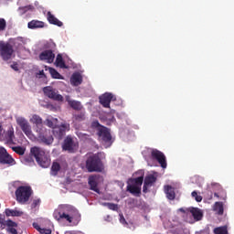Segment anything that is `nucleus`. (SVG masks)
<instances>
[{"label":"nucleus","mask_w":234,"mask_h":234,"mask_svg":"<svg viewBox=\"0 0 234 234\" xmlns=\"http://www.w3.org/2000/svg\"><path fill=\"white\" fill-rule=\"evenodd\" d=\"M54 58H56V55H54V53L50 49L44 50L39 55V59H41V61H46L47 63H53Z\"/></svg>","instance_id":"19"},{"label":"nucleus","mask_w":234,"mask_h":234,"mask_svg":"<svg viewBox=\"0 0 234 234\" xmlns=\"http://www.w3.org/2000/svg\"><path fill=\"white\" fill-rule=\"evenodd\" d=\"M51 171H52V175H56L58 173V171H59V164L53 163Z\"/></svg>","instance_id":"38"},{"label":"nucleus","mask_w":234,"mask_h":234,"mask_svg":"<svg viewBox=\"0 0 234 234\" xmlns=\"http://www.w3.org/2000/svg\"><path fill=\"white\" fill-rule=\"evenodd\" d=\"M119 217L121 224H127V222L125 221V218L123 217L122 214H120Z\"/></svg>","instance_id":"41"},{"label":"nucleus","mask_w":234,"mask_h":234,"mask_svg":"<svg viewBox=\"0 0 234 234\" xmlns=\"http://www.w3.org/2000/svg\"><path fill=\"white\" fill-rule=\"evenodd\" d=\"M6 29V20L0 18V32H4Z\"/></svg>","instance_id":"37"},{"label":"nucleus","mask_w":234,"mask_h":234,"mask_svg":"<svg viewBox=\"0 0 234 234\" xmlns=\"http://www.w3.org/2000/svg\"><path fill=\"white\" fill-rule=\"evenodd\" d=\"M33 228H35V229H37L40 234H52V230L50 229H45L38 223H33Z\"/></svg>","instance_id":"27"},{"label":"nucleus","mask_w":234,"mask_h":234,"mask_svg":"<svg viewBox=\"0 0 234 234\" xmlns=\"http://www.w3.org/2000/svg\"><path fill=\"white\" fill-rule=\"evenodd\" d=\"M18 204H27L32 197V188L27 186H18L15 192Z\"/></svg>","instance_id":"8"},{"label":"nucleus","mask_w":234,"mask_h":234,"mask_svg":"<svg viewBox=\"0 0 234 234\" xmlns=\"http://www.w3.org/2000/svg\"><path fill=\"white\" fill-rule=\"evenodd\" d=\"M1 111H3V108L0 107V112H1Z\"/></svg>","instance_id":"48"},{"label":"nucleus","mask_w":234,"mask_h":234,"mask_svg":"<svg viewBox=\"0 0 234 234\" xmlns=\"http://www.w3.org/2000/svg\"><path fill=\"white\" fill-rule=\"evenodd\" d=\"M102 206H105L108 209H112V211L118 210V205L114 203H102Z\"/></svg>","instance_id":"34"},{"label":"nucleus","mask_w":234,"mask_h":234,"mask_svg":"<svg viewBox=\"0 0 234 234\" xmlns=\"http://www.w3.org/2000/svg\"><path fill=\"white\" fill-rule=\"evenodd\" d=\"M5 140L7 142H14V128L9 129L5 133Z\"/></svg>","instance_id":"32"},{"label":"nucleus","mask_w":234,"mask_h":234,"mask_svg":"<svg viewBox=\"0 0 234 234\" xmlns=\"http://www.w3.org/2000/svg\"><path fill=\"white\" fill-rule=\"evenodd\" d=\"M43 92L45 96H48V98H49L50 100H54L55 101H58L61 103L64 101V98L61 94H59V91L50 86L45 87L43 89Z\"/></svg>","instance_id":"12"},{"label":"nucleus","mask_w":234,"mask_h":234,"mask_svg":"<svg viewBox=\"0 0 234 234\" xmlns=\"http://www.w3.org/2000/svg\"><path fill=\"white\" fill-rule=\"evenodd\" d=\"M214 233L215 234H228V227H218L214 229Z\"/></svg>","instance_id":"33"},{"label":"nucleus","mask_w":234,"mask_h":234,"mask_svg":"<svg viewBox=\"0 0 234 234\" xmlns=\"http://www.w3.org/2000/svg\"><path fill=\"white\" fill-rule=\"evenodd\" d=\"M11 69H13V70H16V72H18V70H19V64L14 62L13 64H11Z\"/></svg>","instance_id":"40"},{"label":"nucleus","mask_w":234,"mask_h":234,"mask_svg":"<svg viewBox=\"0 0 234 234\" xmlns=\"http://www.w3.org/2000/svg\"><path fill=\"white\" fill-rule=\"evenodd\" d=\"M65 234H83V232H76V231H72V230H68L65 232Z\"/></svg>","instance_id":"43"},{"label":"nucleus","mask_w":234,"mask_h":234,"mask_svg":"<svg viewBox=\"0 0 234 234\" xmlns=\"http://www.w3.org/2000/svg\"><path fill=\"white\" fill-rule=\"evenodd\" d=\"M5 226H7L8 233L17 234V230L16 229V228H17V223L14 222L12 220H6Z\"/></svg>","instance_id":"23"},{"label":"nucleus","mask_w":234,"mask_h":234,"mask_svg":"<svg viewBox=\"0 0 234 234\" xmlns=\"http://www.w3.org/2000/svg\"><path fill=\"white\" fill-rule=\"evenodd\" d=\"M0 56L4 61H8V59H12L14 56V48L12 46L6 42H0Z\"/></svg>","instance_id":"11"},{"label":"nucleus","mask_w":234,"mask_h":234,"mask_svg":"<svg viewBox=\"0 0 234 234\" xmlns=\"http://www.w3.org/2000/svg\"><path fill=\"white\" fill-rule=\"evenodd\" d=\"M53 217L56 220H67L72 226H78L81 220V215H80L78 209L71 206L61 207L54 212Z\"/></svg>","instance_id":"1"},{"label":"nucleus","mask_w":234,"mask_h":234,"mask_svg":"<svg viewBox=\"0 0 234 234\" xmlns=\"http://www.w3.org/2000/svg\"><path fill=\"white\" fill-rule=\"evenodd\" d=\"M6 220H5V218L3 215L0 214V224L5 225Z\"/></svg>","instance_id":"42"},{"label":"nucleus","mask_w":234,"mask_h":234,"mask_svg":"<svg viewBox=\"0 0 234 234\" xmlns=\"http://www.w3.org/2000/svg\"><path fill=\"white\" fill-rule=\"evenodd\" d=\"M55 64L57 67H59L60 69H67V65H65V61L63 60V56H61V54H58L57 56Z\"/></svg>","instance_id":"30"},{"label":"nucleus","mask_w":234,"mask_h":234,"mask_svg":"<svg viewBox=\"0 0 234 234\" xmlns=\"http://www.w3.org/2000/svg\"><path fill=\"white\" fill-rule=\"evenodd\" d=\"M37 75L38 76V78H43L45 76V71L40 70L38 73H37Z\"/></svg>","instance_id":"44"},{"label":"nucleus","mask_w":234,"mask_h":234,"mask_svg":"<svg viewBox=\"0 0 234 234\" xmlns=\"http://www.w3.org/2000/svg\"><path fill=\"white\" fill-rule=\"evenodd\" d=\"M11 43H13V45L16 48H20V47H23V45H25L27 43V39H25L21 37H18L16 38L11 39Z\"/></svg>","instance_id":"25"},{"label":"nucleus","mask_w":234,"mask_h":234,"mask_svg":"<svg viewBox=\"0 0 234 234\" xmlns=\"http://www.w3.org/2000/svg\"><path fill=\"white\" fill-rule=\"evenodd\" d=\"M83 82V76L80 72H75L70 77V83L73 87H78Z\"/></svg>","instance_id":"20"},{"label":"nucleus","mask_w":234,"mask_h":234,"mask_svg":"<svg viewBox=\"0 0 234 234\" xmlns=\"http://www.w3.org/2000/svg\"><path fill=\"white\" fill-rule=\"evenodd\" d=\"M13 151H15V153H16L17 154H25V148L21 146L13 147Z\"/></svg>","instance_id":"36"},{"label":"nucleus","mask_w":234,"mask_h":234,"mask_svg":"<svg viewBox=\"0 0 234 234\" xmlns=\"http://www.w3.org/2000/svg\"><path fill=\"white\" fill-rule=\"evenodd\" d=\"M6 217H23L24 212L19 208L10 209L7 208L5 211Z\"/></svg>","instance_id":"22"},{"label":"nucleus","mask_w":234,"mask_h":234,"mask_svg":"<svg viewBox=\"0 0 234 234\" xmlns=\"http://www.w3.org/2000/svg\"><path fill=\"white\" fill-rule=\"evenodd\" d=\"M179 211H181L182 213H190L194 217L195 220H201L203 217L202 210H200L199 208H179Z\"/></svg>","instance_id":"18"},{"label":"nucleus","mask_w":234,"mask_h":234,"mask_svg":"<svg viewBox=\"0 0 234 234\" xmlns=\"http://www.w3.org/2000/svg\"><path fill=\"white\" fill-rule=\"evenodd\" d=\"M191 196L195 198L196 202H202V196L198 195L197 191H193Z\"/></svg>","instance_id":"35"},{"label":"nucleus","mask_w":234,"mask_h":234,"mask_svg":"<svg viewBox=\"0 0 234 234\" xmlns=\"http://www.w3.org/2000/svg\"><path fill=\"white\" fill-rule=\"evenodd\" d=\"M214 211H216V213H218V215H222L224 213V205H222V202L215 203Z\"/></svg>","instance_id":"31"},{"label":"nucleus","mask_w":234,"mask_h":234,"mask_svg":"<svg viewBox=\"0 0 234 234\" xmlns=\"http://www.w3.org/2000/svg\"><path fill=\"white\" fill-rule=\"evenodd\" d=\"M28 28L34 29V28H43L45 27V24L41 21L37 20H32L27 24Z\"/></svg>","instance_id":"28"},{"label":"nucleus","mask_w":234,"mask_h":234,"mask_svg":"<svg viewBox=\"0 0 234 234\" xmlns=\"http://www.w3.org/2000/svg\"><path fill=\"white\" fill-rule=\"evenodd\" d=\"M147 154H151L152 158L157 160L163 169H165L167 167V162L165 161V155L164 154V153L153 149H147L143 152L144 157L148 163V165H153V164H151V160L147 158Z\"/></svg>","instance_id":"6"},{"label":"nucleus","mask_w":234,"mask_h":234,"mask_svg":"<svg viewBox=\"0 0 234 234\" xmlns=\"http://www.w3.org/2000/svg\"><path fill=\"white\" fill-rule=\"evenodd\" d=\"M165 193L168 200H175V188L169 186H165Z\"/></svg>","instance_id":"26"},{"label":"nucleus","mask_w":234,"mask_h":234,"mask_svg":"<svg viewBox=\"0 0 234 234\" xmlns=\"http://www.w3.org/2000/svg\"><path fill=\"white\" fill-rule=\"evenodd\" d=\"M39 204H41V199L39 198L34 199L31 204L32 209H36V207H39Z\"/></svg>","instance_id":"39"},{"label":"nucleus","mask_w":234,"mask_h":234,"mask_svg":"<svg viewBox=\"0 0 234 234\" xmlns=\"http://www.w3.org/2000/svg\"><path fill=\"white\" fill-rule=\"evenodd\" d=\"M158 177V173H150L146 176L144 179V185L143 187L144 193H147V187H151L154 182H156V178Z\"/></svg>","instance_id":"16"},{"label":"nucleus","mask_w":234,"mask_h":234,"mask_svg":"<svg viewBox=\"0 0 234 234\" xmlns=\"http://www.w3.org/2000/svg\"><path fill=\"white\" fill-rule=\"evenodd\" d=\"M45 123L48 125V127L53 129V134L56 136V138H58V140H61V138L65 136L66 131H70V125L69 123L65 122L60 126H58V119L52 116H48Z\"/></svg>","instance_id":"3"},{"label":"nucleus","mask_w":234,"mask_h":234,"mask_svg":"<svg viewBox=\"0 0 234 234\" xmlns=\"http://www.w3.org/2000/svg\"><path fill=\"white\" fill-rule=\"evenodd\" d=\"M29 122L36 125L35 131L38 136V140L46 145H50L54 142V137L50 135V131L43 127V119L37 114H33L29 118Z\"/></svg>","instance_id":"2"},{"label":"nucleus","mask_w":234,"mask_h":234,"mask_svg":"<svg viewBox=\"0 0 234 234\" xmlns=\"http://www.w3.org/2000/svg\"><path fill=\"white\" fill-rule=\"evenodd\" d=\"M79 138H81V133H78Z\"/></svg>","instance_id":"47"},{"label":"nucleus","mask_w":234,"mask_h":234,"mask_svg":"<svg viewBox=\"0 0 234 234\" xmlns=\"http://www.w3.org/2000/svg\"><path fill=\"white\" fill-rule=\"evenodd\" d=\"M93 127H99V140L107 149V147H111L112 145V137L111 136V132L104 126H101L98 122H94L92 123Z\"/></svg>","instance_id":"7"},{"label":"nucleus","mask_w":234,"mask_h":234,"mask_svg":"<svg viewBox=\"0 0 234 234\" xmlns=\"http://www.w3.org/2000/svg\"><path fill=\"white\" fill-rule=\"evenodd\" d=\"M107 220L111 221V217L110 216L107 217Z\"/></svg>","instance_id":"46"},{"label":"nucleus","mask_w":234,"mask_h":234,"mask_svg":"<svg viewBox=\"0 0 234 234\" xmlns=\"http://www.w3.org/2000/svg\"><path fill=\"white\" fill-rule=\"evenodd\" d=\"M46 70H48L49 74H51V78L54 80H64L63 76L59 74L55 69L53 68H46Z\"/></svg>","instance_id":"29"},{"label":"nucleus","mask_w":234,"mask_h":234,"mask_svg":"<svg viewBox=\"0 0 234 234\" xmlns=\"http://www.w3.org/2000/svg\"><path fill=\"white\" fill-rule=\"evenodd\" d=\"M15 184H17V182H15Z\"/></svg>","instance_id":"50"},{"label":"nucleus","mask_w":234,"mask_h":234,"mask_svg":"<svg viewBox=\"0 0 234 234\" xmlns=\"http://www.w3.org/2000/svg\"><path fill=\"white\" fill-rule=\"evenodd\" d=\"M48 21L51 25H57V27H63V22H61L58 18H56V16H54V15H52V13H50V12H48Z\"/></svg>","instance_id":"24"},{"label":"nucleus","mask_w":234,"mask_h":234,"mask_svg":"<svg viewBox=\"0 0 234 234\" xmlns=\"http://www.w3.org/2000/svg\"><path fill=\"white\" fill-rule=\"evenodd\" d=\"M48 109H50V111H55L56 108H54V106L48 104Z\"/></svg>","instance_id":"45"},{"label":"nucleus","mask_w":234,"mask_h":234,"mask_svg":"<svg viewBox=\"0 0 234 234\" xmlns=\"http://www.w3.org/2000/svg\"><path fill=\"white\" fill-rule=\"evenodd\" d=\"M103 182V177L100 176H90L89 177V185L90 186V189L92 191H95V193H100V189H98V186Z\"/></svg>","instance_id":"15"},{"label":"nucleus","mask_w":234,"mask_h":234,"mask_svg":"<svg viewBox=\"0 0 234 234\" xmlns=\"http://www.w3.org/2000/svg\"><path fill=\"white\" fill-rule=\"evenodd\" d=\"M62 149L64 151H69V153H74V151H76V149H78V143L75 142V140L72 137L68 136L64 140Z\"/></svg>","instance_id":"14"},{"label":"nucleus","mask_w":234,"mask_h":234,"mask_svg":"<svg viewBox=\"0 0 234 234\" xmlns=\"http://www.w3.org/2000/svg\"><path fill=\"white\" fill-rule=\"evenodd\" d=\"M99 100L101 105H103L105 108H109L111 107V101H114L116 97L112 93L106 92L102 94Z\"/></svg>","instance_id":"17"},{"label":"nucleus","mask_w":234,"mask_h":234,"mask_svg":"<svg viewBox=\"0 0 234 234\" xmlns=\"http://www.w3.org/2000/svg\"><path fill=\"white\" fill-rule=\"evenodd\" d=\"M0 164L4 165H16V160L11 157L5 147L0 146Z\"/></svg>","instance_id":"13"},{"label":"nucleus","mask_w":234,"mask_h":234,"mask_svg":"<svg viewBox=\"0 0 234 234\" xmlns=\"http://www.w3.org/2000/svg\"><path fill=\"white\" fill-rule=\"evenodd\" d=\"M15 120L16 124L20 127L22 133L27 136L30 140H34V133L32 132V125L28 122V120L23 116H16Z\"/></svg>","instance_id":"9"},{"label":"nucleus","mask_w":234,"mask_h":234,"mask_svg":"<svg viewBox=\"0 0 234 234\" xmlns=\"http://www.w3.org/2000/svg\"><path fill=\"white\" fill-rule=\"evenodd\" d=\"M66 101H68L69 107H71V109H74L75 111H81V102L78 101H74L70 99V96L67 95L66 96Z\"/></svg>","instance_id":"21"},{"label":"nucleus","mask_w":234,"mask_h":234,"mask_svg":"<svg viewBox=\"0 0 234 234\" xmlns=\"http://www.w3.org/2000/svg\"><path fill=\"white\" fill-rule=\"evenodd\" d=\"M77 120H80V116H77Z\"/></svg>","instance_id":"49"},{"label":"nucleus","mask_w":234,"mask_h":234,"mask_svg":"<svg viewBox=\"0 0 234 234\" xmlns=\"http://www.w3.org/2000/svg\"><path fill=\"white\" fill-rule=\"evenodd\" d=\"M30 153L31 156H34V158H36L40 167H50V154L48 152H45V150L35 146L31 148Z\"/></svg>","instance_id":"4"},{"label":"nucleus","mask_w":234,"mask_h":234,"mask_svg":"<svg viewBox=\"0 0 234 234\" xmlns=\"http://www.w3.org/2000/svg\"><path fill=\"white\" fill-rule=\"evenodd\" d=\"M101 154H88L86 160V169L89 173L101 172L103 171V163L100 159Z\"/></svg>","instance_id":"5"},{"label":"nucleus","mask_w":234,"mask_h":234,"mask_svg":"<svg viewBox=\"0 0 234 234\" xmlns=\"http://www.w3.org/2000/svg\"><path fill=\"white\" fill-rule=\"evenodd\" d=\"M142 184H144V176L128 181L127 189L132 195H138L142 191Z\"/></svg>","instance_id":"10"}]
</instances>
